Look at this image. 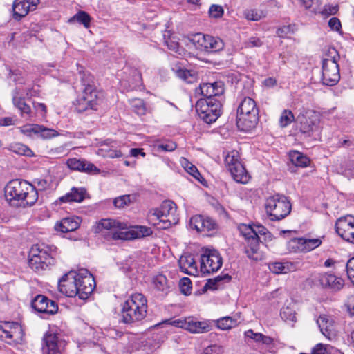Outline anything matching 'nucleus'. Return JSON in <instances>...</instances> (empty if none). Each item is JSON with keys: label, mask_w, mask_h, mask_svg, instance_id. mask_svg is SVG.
I'll return each instance as SVG.
<instances>
[{"label": "nucleus", "mask_w": 354, "mask_h": 354, "mask_svg": "<svg viewBox=\"0 0 354 354\" xmlns=\"http://www.w3.org/2000/svg\"><path fill=\"white\" fill-rule=\"evenodd\" d=\"M147 313L146 297L141 293H135L122 304L121 321L127 324H136L144 319Z\"/></svg>", "instance_id": "f257e3e1"}, {"label": "nucleus", "mask_w": 354, "mask_h": 354, "mask_svg": "<svg viewBox=\"0 0 354 354\" xmlns=\"http://www.w3.org/2000/svg\"><path fill=\"white\" fill-rule=\"evenodd\" d=\"M5 196L10 203L17 201L32 205L38 199V192L36 187L26 180L15 179L6 185Z\"/></svg>", "instance_id": "f03ea898"}, {"label": "nucleus", "mask_w": 354, "mask_h": 354, "mask_svg": "<svg viewBox=\"0 0 354 354\" xmlns=\"http://www.w3.org/2000/svg\"><path fill=\"white\" fill-rule=\"evenodd\" d=\"M57 248L44 243L34 245L29 253V266L35 272L47 270L55 263Z\"/></svg>", "instance_id": "7ed1b4c3"}, {"label": "nucleus", "mask_w": 354, "mask_h": 354, "mask_svg": "<svg viewBox=\"0 0 354 354\" xmlns=\"http://www.w3.org/2000/svg\"><path fill=\"white\" fill-rule=\"evenodd\" d=\"M176 205L171 201H165L159 207L149 211L147 218L149 223L160 230H166L177 223L176 218Z\"/></svg>", "instance_id": "20e7f679"}, {"label": "nucleus", "mask_w": 354, "mask_h": 354, "mask_svg": "<svg viewBox=\"0 0 354 354\" xmlns=\"http://www.w3.org/2000/svg\"><path fill=\"white\" fill-rule=\"evenodd\" d=\"M259 121V109L255 101L251 97H245L237 110L236 124L243 131L254 129Z\"/></svg>", "instance_id": "39448f33"}, {"label": "nucleus", "mask_w": 354, "mask_h": 354, "mask_svg": "<svg viewBox=\"0 0 354 354\" xmlns=\"http://www.w3.org/2000/svg\"><path fill=\"white\" fill-rule=\"evenodd\" d=\"M266 210L271 221H279L287 216L291 211V204L284 195L269 196L265 204Z\"/></svg>", "instance_id": "423d86ee"}, {"label": "nucleus", "mask_w": 354, "mask_h": 354, "mask_svg": "<svg viewBox=\"0 0 354 354\" xmlns=\"http://www.w3.org/2000/svg\"><path fill=\"white\" fill-rule=\"evenodd\" d=\"M225 163L236 182L246 184L249 181L250 176L239 160L238 151L229 152L225 157Z\"/></svg>", "instance_id": "0eeeda50"}, {"label": "nucleus", "mask_w": 354, "mask_h": 354, "mask_svg": "<svg viewBox=\"0 0 354 354\" xmlns=\"http://www.w3.org/2000/svg\"><path fill=\"white\" fill-rule=\"evenodd\" d=\"M223 265V259L219 252L214 248H203L201 255L200 271L203 274L217 272Z\"/></svg>", "instance_id": "6e6552de"}, {"label": "nucleus", "mask_w": 354, "mask_h": 354, "mask_svg": "<svg viewBox=\"0 0 354 354\" xmlns=\"http://www.w3.org/2000/svg\"><path fill=\"white\" fill-rule=\"evenodd\" d=\"M65 345L60 333L57 328H50L44 335L42 339L43 354H61Z\"/></svg>", "instance_id": "1a4fd4ad"}, {"label": "nucleus", "mask_w": 354, "mask_h": 354, "mask_svg": "<svg viewBox=\"0 0 354 354\" xmlns=\"http://www.w3.org/2000/svg\"><path fill=\"white\" fill-rule=\"evenodd\" d=\"M128 228L127 224L112 218H103L99 221L93 226V232L96 234L106 235L109 233L114 240H124L122 238H116L117 235L124 233V230Z\"/></svg>", "instance_id": "9d476101"}, {"label": "nucleus", "mask_w": 354, "mask_h": 354, "mask_svg": "<svg viewBox=\"0 0 354 354\" xmlns=\"http://www.w3.org/2000/svg\"><path fill=\"white\" fill-rule=\"evenodd\" d=\"M196 48L206 52H216L223 48V41L209 35L196 33L190 39Z\"/></svg>", "instance_id": "9b49d317"}, {"label": "nucleus", "mask_w": 354, "mask_h": 354, "mask_svg": "<svg viewBox=\"0 0 354 354\" xmlns=\"http://www.w3.org/2000/svg\"><path fill=\"white\" fill-rule=\"evenodd\" d=\"M240 233L246 241L245 253L247 257L251 259L257 261V254L259 245V237H257L254 232L253 225L242 224L239 226Z\"/></svg>", "instance_id": "f8f14e48"}, {"label": "nucleus", "mask_w": 354, "mask_h": 354, "mask_svg": "<svg viewBox=\"0 0 354 354\" xmlns=\"http://www.w3.org/2000/svg\"><path fill=\"white\" fill-rule=\"evenodd\" d=\"M102 93L97 89L82 91V95L77 99L75 104L77 112L82 113L88 109L97 110L100 104Z\"/></svg>", "instance_id": "ddd939ff"}, {"label": "nucleus", "mask_w": 354, "mask_h": 354, "mask_svg": "<svg viewBox=\"0 0 354 354\" xmlns=\"http://www.w3.org/2000/svg\"><path fill=\"white\" fill-rule=\"evenodd\" d=\"M24 331L18 322H4L0 324V338L9 344H18L22 341Z\"/></svg>", "instance_id": "4468645a"}, {"label": "nucleus", "mask_w": 354, "mask_h": 354, "mask_svg": "<svg viewBox=\"0 0 354 354\" xmlns=\"http://www.w3.org/2000/svg\"><path fill=\"white\" fill-rule=\"evenodd\" d=\"M319 120L318 114L312 109L303 108L297 118L298 127L302 133L310 136Z\"/></svg>", "instance_id": "2eb2a0df"}, {"label": "nucleus", "mask_w": 354, "mask_h": 354, "mask_svg": "<svg viewBox=\"0 0 354 354\" xmlns=\"http://www.w3.org/2000/svg\"><path fill=\"white\" fill-rule=\"evenodd\" d=\"M95 287V279L87 270H82L77 272V288L80 299H86L93 292Z\"/></svg>", "instance_id": "dca6fc26"}, {"label": "nucleus", "mask_w": 354, "mask_h": 354, "mask_svg": "<svg viewBox=\"0 0 354 354\" xmlns=\"http://www.w3.org/2000/svg\"><path fill=\"white\" fill-rule=\"evenodd\" d=\"M224 83L222 81H216L213 83H203L196 89V94L201 95L204 98L199 100H217L215 97H219L224 93Z\"/></svg>", "instance_id": "f3484780"}, {"label": "nucleus", "mask_w": 354, "mask_h": 354, "mask_svg": "<svg viewBox=\"0 0 354 354\" xmlns=\"http://www.w3.org/2000/svg\"><path fill=\"white\" fill-rule=\"evenodd\" d=\"M77 273L69 272L59 280V291L66 297H75L78 293L77 288Z\"/></svg>", "instance_id": "a211bd4d"}, {"label": "nucleus", "mask_w": 354, "mask_h": 354, "mask_svg": "<svg viewBox=\"0 0 354 354\" xmlns=\"http://www.w3.org/2000/svg\"><path fill=\"white\" fill-rule=\"evenodd\" d=\"M171 324L185 328L192 333H203L210 330V326L207 322L198 321L194 317H187L184 320L174 321Z\"/></svg>", "instance_id": "6ab92c4d"}, {"label": "nucleus", "mask_w": 354, "mask_h": 354, "mask_svg": "<svg viewBox=\"0 0 354 354\" xmlns=\"http://www.w3.org/2000/svg\"><path fill=\"white\" fill-rule=\"evenodd\" d=\"M322 241L319 239L295 238L288 242L290 251L307 252L319 246Z\"/></svg>", "instance_id": "aec40b11"}, {"label": "nucleus", "mask_w": 354, "mask_h": 354, "mask_svg": "<svg viewBox=\"0 0 354 354\" xmlns=\"http://www.w3.org/2000/svg\"><path fill=\"white\" fill-rule=\"evenodd\" d=\"M32 306L38 313L46 315H54L58 310L56 302L42 295H37L32 300Z\"/></svg>", "instance_id": "412c9836"}, {"label": "nucleus", "mask_w": 354, "mask_h": 354, "mask_svg": "<svg viewBox=\"0 0 354 354\" xmlns=\"http://www.w3.org/2000/svg\"><path fill=\"white\" fill-rule=\"evenodd\" d=\"M39 0H15L12 4L13 18L20 20L30 10H35Z\"/></svg>", "instance_id": "4be33fe9"}, {"label": "nucleus", "mask_w": 354, "mask_h": 354, "mask_svg": "<svg viewBox=\"0 0 354 354\" xmlns=\"http://www.w3.org/2000/svg\"><path fill=\"white\" fill-rule=\"evenodd\" d=\"M190 226L198 232H211L216 229L217 224L208 216L195 215L190 218Z\"/></svg>", "instance_id": "5701e85b"}, {"label": "nucleus", "mask_w": 354, "mask_h": 354, "mask_svg": "<svg viewBox=\"0 0 354 354\" xmlns=\"http://www.w3.org/2000/svg\"><path fill=\"white\" fill-rule=\"evenodd\" d=\"M178 264L180 270L187 274L198 276L201 272L200 270L198 269L194 257L190 254L185 253L181 255L178 260Z\"/></svg>", "instance_id": "b1692460"}, {"label": "nucleus", "mask_w": 354, "mask_h": 354, "mask_svg": "<svg viewBox=\"0 0 354 354\" xmlns=\"http://www.w3.org/2000/svg\"><path fill=\"white\" fill-rule=\"evenodd\" d=\"M67 165L72 170L88 174H98L100 172V169L93 163L82 159L70 158L67 161Z\"/></svg>", "instance_id": "393cba45"}, {"label": "nucleus", "mask_w": 354, "mask_h": 354, "mask_svg": "<svg viewBox=\"0 0 354 354\" xmlns=\"http://www.w3.org/2000/svg\"><path fill=\"white\" fill-rule=\"evenodd\" d=\"M152 233V230L149 227L136 225L131 230L119 234V235L116 236V238H122L124 240L136 239L150 236Z\"/></svg>", "instance_id": "a878e982"}, {"label": "nucleus", "mask_w": 354, "mask_h": 354, "mask_svg": "<svg viewBox=\"0 0 354 354\" xmlns=\"http://www.w3.org/2000/svg\"><path fill=\"white\" fill-rule=\"evenodd\" d=\"M306 10L312 13H321L324 17L332 15V6L326 5L323 9L319 8L318 0H298Z\"/></svg>", "instance_id": "bb28decb"}, {"label": "nucleus", "mask_w": 354, "mask_h": 354, "mask_svg": "<svg viewBox=\"0 0 354 354\" xmlns=\"http://www.w3.org/2000/svg\"><path fill=\"white\" fill-rule=\"evenodd\" d=\"M353 224H354V217L351 215L340 217L336 221L335 232L338 236L344 239L345 235L350 232Z\"/></svg>", "instance_id": "cd10ccee"}, {"label": "nucleus", "mask_w": 354, "mask_h": 354, "mask_svg": "<svg viewBox=\"0 0 354 354\" xmlns=\"http://www.w3.org/2000/svg\"><path fill=\"white\" fill-rule=\"evenodd\" d=\"M22 95L23 94L21 91V89L19 88H16L12 91L13 104L20 111L22 115H26L30 117L31 115V108L28 104L26 103Z\"/></svg>", "instance_id": "c85d7f7f"}, {"label": "nucleus", "mask_w": 354, "mask_h": 354, "mask_svg": "<svg viewBox=\"0 0 354 354\" xmlns=\"http://www.w3.org/2000/svg\"><path fill=\"white\" fill-rule=\"evenodd\" d=\"M86 189L82 187H72L71 191L59 198L60 203L77 202L81 203L85 197Z\"/></svg>", "instance_id": "c756f323"}, {"label": "nucleus", "mask_w": 354, "mask_h": 354, "mask_svg": "<svg viewBox=\"0 0 354 354\" xmlns=\"http://www.w3.org/2000/svg\"><path fill=\"white\" fill-rule=\"evenodd\" d=\"M80 219L79 217L73 218L67 217L63 218L60 223H57L55 228L57 231L63 233L73 232L77 229L80 226Z\"/></svg>", "instance_id": "7c9ffc66"}, {"label": "nucleus", "mask_w": 354, "mask_h": 354, "mask_svg": "<svg viewBox=\"0 0 354 354\" xmlns=\"http://www.w3.org/2000/svg\"><path fill=\"white\" fill-rule=\"evenodd\" d=\"M283 346V344L279 340L267 335H264L259 346V347L272 354H276Z\"/></svg>", "instance_id": "2f4dec72"}, {"label": "nucleus", "mask_w": 354, "mask_h": 354, "mask_svg": "<svg viewBox=\"0 0 354 354\" xmlns=\"http://www.w3.org/2000/svg\"><path fill=\"white\" fill-rule=\"evenodd\" d=\"M216 102H221L220 100H198L196 109L198 114L214 113V107Z\"/></svg>", "instance_id": "473e14b6"}, {"label": "nucleus", "mask_w": 354, "mask_h": 354, "mask_svg": "<svg viewBox=\"0 0 354 354\" xmlns=\"http://www.w3.org/2000/svg\"><path fill=\"white\" fill-rule=\"evenodd\" d=\"M132 111L139 115H145L147 113H151L153 109L151 106L147 104L143 100L136 98L130 101Z\"/></svg>", "instance_id": "72a5a7b5"}, {"label": "nucleus", "mask_w": 354, "mask_h": 354, "mask_svg": "<svg viewBox=\"0 0 354 354\" xmlns=\"http://www.w3.org/2000/svg\"><path fill=\"white\" fill-rule=\"evenodd\" d=\"M80 80L83 91H93L96 88L95 81L93 76L87 71L80 72Z\"/></svg>", "instance_id": "f704fd0d"}, {"label": "nucleus", "mask_w": 354, "mask_h": 354, "mask_svg": "<svg viewBox=\"0 0 354 354\" xmlns=\"http://www.w3.org/2000/svg\"><path fill=\"white\" fill-rule=\"evenodd\" d=\"M290 160L296 167H305L310 163V159L297 151L290 153Z\"/></svg>", "instance_id": "c9c22d12"}, {"label": "nucleus", "mask_w": 354, "mask_h": 354, "mask_svg": "<svg viewBox=\"0 0 354 354\" xmlns=\"http://www.w3.org/2000/svg\"><path fill=\"white\" fill-rule=\"evenodd\" d=\"M238 324L237 319L232 317H223L216 320V326L223 330H230Z\"/></svg>", "instance_id": "e433bc0d"}, {"label": "nucleus", "mask_w": 354, "mask_h": 354, "mask_svg": "<svg viewBox=\"0 0 354 354\" xmlns=\"http://www.w3.org/2000/svg\"><path fill=\"white\" fill-rule=\"evenodd\" d=\"M153 283L154 288L160 292H162L167 294L169 289L168 284V280L167 277L163 274H158L153 279Z\"/></svg>", "instance_id": "4c0bfd02"}, {"label": "nucleus", "mask_w": 354, "mask_h": 354, "mask_svg": "<svg viewBox=\"0 0 354 354\" xmlns=\"http://www.w3.org/2000/svg\"><path fill=\"white\" fill-rule=\"evenodd\" d=\"M222 107V102H216L214 107V113L198 114L199 117L206 123L214 122L220 116Z\"/></svg>", "instance_id": "58836bf2"}, {"label": "nucleus", "mask_w": 354, "mask_h": 354, "mask_svg": "<svg viewBox=\"0 0 354 354\" xmlns=\"http://www.w3.org/2000/svg\"><path fill=\"white\" fill-rule=\"evenodd\" d=\"M40 128V124H27L20 127V131L24 135L30 138H38Z\"/></svg>", "instance_id": "ea45409f"}, {"label": "nucleus", "mask_w": 354, "mask_h": 354, "mask_svg": "<svg viewBox=\"0 0 354 354\" xmlns=\"http://www.w3.org/2000/svg\"><path fill=\"white\" fill-rule=\"evenodd\" d=\"M231 277L228 274L218 275L214 279H209L204 286V288L210 290H216L219 287V283L222 281H230Z\"/></svg>", "instance_id": "a19ab883"}, {"label": "nucleus", "mask_w": 354, "mask_h": 354, "mask_svg": "<svg viewBox=\"0 0 354 354\" xmlns=\"http://www.w3.org/2000/svg\"><path fill=\"white\" fill-rule=\"evenodd\" d=\"M9 149L19 155L26 156L28 157H31L33 156V152L32 150L22 143L17 142L11 144L9 147Z\"/></svg>", "instance_id": "79ce46f5"}, {"label": "nucleus", "mask_w": 354, "mask_h": 354, "mask_svg": "<svg viewBox=\"0 0 354 354\" xmlns=\"http://www.w3.org/2000/svg\"><path fill=\"white\" fill-rule=\"evenodd\" d=\"M176 75L187 83H192L197 79V75L194 71L187 69L180 68L176 71Z\"/></svg>", "instance_id": "37998d69"}, {"label": "nucleus", "mask_w": 354, "mask_h": 354, "mask_svg": "<svg viewBox=\"0 0 354 354\" xmlns=\"http://www.w3.org/2000/svg\"><path fill=\"white\" fill-rule=\"evenodd\" d=\"M130 74L131 77L127 81L129 83V89H134L142 84V75L137 69H131Z\"/></svg>", "instance_id": "c03bdc74"}, {"label": "nucleus", "mask_w": 354, "mask_h": 354, "mask_svg": "<svg viewBox=\"0 0 354 354\" xmlns=\"http://www.w3.org/2000/svg\"><path fill=\"white\" fill-rule=\"evenodd\" d=\"M180 163L188 174L192 176L196 180L200 181L201 175L195 165L189 162L187 159L184 158L181 159Z\"/></svg>", "instance_id": "a18cd8bd"}, {"label": "nucleus", "mask_w": 354, "mask_h": 354, "mask_svg": "<svg viewBox=\"0 0 354 354\" xmlns=\"http://www.w3.org/2000/svg\"><path fill=\"white\" fill-rule=\"evenodd\" d=\"M76 21L88 28L90 26L91 17L84 11H79L69 19V22Z\"/></svg>", "instance_id": "49530a36"}, {"label": "nucleus", "mask_w": 354, "mask_h": 354, "mask_svg": "<svg viewBox=\"0 0 354 354\" xmlns=\"http://www.w3.org/2000/svg\"><path fill=\"white\" fill-rule=\"evenodd\" d=\"M328 320L325 315H320L317 319V324L322 333L328 339H330L331 330L330 329V326L328 325Z\"/></svg>", "instance_id": "de8ad7c7"}, {"label": "nucleus", "mask_w": 354, "mask_h": 354, "mask_svg": "<svg viewBox=\"0 0 354 354\" xmlns=\"http://www.w3.org/2000/svg\"><path fill=\"white\" fill-rule=\"evenodd\" d=\"M331 274L328 273L319 274L313 279L317 286L323 288H330Z\"/></svg>", "instance_id": "09e8293b"}, {"label": "nucleus", "mask_w": 354, "mask_h": 354, "mask_svg": "<svg viewBox=\"0 0 354 354\" xmlns=\"http://www.w3.org/2000/svg\"><path fill=\"white\" fill-rule=\"evenodd\" d=\"M281 317L285 322L294 324L296 322V313L295 311L289 307L283 308L280 313Z\"/></svg>", "instance_id": "8fccbe9b"}, {"label": "nucleus", "mask_w": 354, "mask_h": 354, "mask_svg": "<svg viewBox=\"0 0 354 354\" xmlns=\"http://www.w3.org/2000/svg\"><path fill=\"white\" fill-rule=\"evenodd\" d=\"M59 136V133L53 129L41 125L38 138L42 140H48Z\"/></svg>", "instance_id": "3c124183"}, {"label": "nucleus", "mask_w": 354, "mask_h": 354, "mask_svg": "<svg viewBox=\"0 0 354 354\" xmlns=\"http://www.w3.org/2000/svg\"><path fill=\"white\" fill-rule=\"evenodd\" d=\"M244 335H245V337L247 339V341L248 343L251 340V341H253L254 342L257 343L259 346H260V344L265 335L261 333H254L251 329L245 331Z\"/></svg>", "instance_id": "603ef678"}, {"label": "nucleus", "mask_w": 354, "mask_h": 354, "mask_svg": "<svg viewBox=\"0 0 354 354\" xmlns=\"http://www.w3.org/2000/svg\"><path fill=\"white\" fill-rule=\"evenodd\" d=\"M296 30L297 28L295 24H289L279 28L277 34L280 37H288L289 35L295 33Z\"/></svg>", "instance_id": "864d4df0"}, {"label": "nucleus", "mask_w": 354, "mask_h": 354, "mask_svg": "<svg viewBox=\"0 0 354 354\" xmlns=\"http://www.w3.org/2000/svg\"><path fill=\"white\" fill-rule=\"evenodd\" d=\"M328 58H324L322 60V82L324 85L332 86V79L329 77L330 70L328 67Z\"/></svg>", "instance_id": "5fc2aeb1"}, {"label": "nucleus", "mask_w": 354, "mask_h": 354, "mask_svg": "<svg viewBox=\"0 0 354 354\" xmlns=\"http://www.w3.org/2000/svg\"><path fill=\"white\" fill-rule=\"evenodd\" d=\"M294 120V115L291 111L284 110L280 117L279 123L281 127H285L290 124Z\"/></svg>", "instance_id": "6e6d98bb"}, {"label": "nucleus", "mask_w": 354, "mask_h": 354, "mask_svg": "<svg viewBox=\"0 0 354 354\" xmlns=\"http://www.w3.org/2000/svg\"><path fill=\"white\" fill-rule=\"evenodd\" d=\"M131 200L130 195H122L113 200V205L118 208H123L131 204Z\"/></svg>", "instance_id": "4d7b16f0"}, {"label": "nucleus", "mask_w": 354, "mask_h": 354, "mask_svg": "<svg viewBox=\"0 0 354 354\" xmlns=\"http://www.w3.org/2000/svg\"><path fill=\"white\" fill-rule=\"evenodd\" d=\"M180 288L183 294L188 295L191 293L192 290V282L191 280L187 277H184L180 281Z\"/></svg>", "instance_id": "13d9d810"}, {"label": "nucleus", "mask_w": 354, "mask_h": 354, "mask_svg": "<svg viewBox=\"0 0 354 354\" xmlns=\"http://www.w3.org/2000/svg\"><path fill=\"white\" fill-rule=\"evenodd\" d=\"M165 43L169 49L176 53L179 55H181L182 53L184 51L183 48H180L178 42L174 40L172 38L167 39Z\"/></svg>", "instance_id": "bf43d9fd"}, {"label": "nucleus", "mask_w": 354, "mask_h": 354, "mask_svg": "<svg viewBox=\"0 0 354 354\" xmlns=\"http://www.w3.org/2000/svg\"><path fill=\"white\" fill-rule=\"evenodd\" d=\"M223 8L218 5L213 4L209 9V15L212 18H220L223 16Z\"/></svg>", "instance_id": "052dcab7"}, {"label": "nucleus", "mask_w": 354, "mask_h": 354, "mask_svg": "<svg viewBox=\"0 0 354 354\" xmlns=\"http://www.w3.org/2000/svg\"><path fill=\"white\" fill-rule=\"evenodd\" d=\"M245 18L248 20L258 21L263 17V14L261 11L257 10H246L244 12Z\"/></svg>", "instance_id": "680f3d73"}, {"label": "nucleus", "mask_w": 354, "mask_h": 354, "mask_svg": "<svg viewBox=\"0 0 354 354\" xmlns=\"http://www.w3.org/2000/svg\"><path fill=\"white\" fill-rule=\"evenodd\" d=\"M329 346L321 343L317 344L312 350V354H328Z\"/></svg>", "instance_id": "e2e57ef3"}, {"label": "nucleus", "mask_w": 354, "mask_h": 354, "mask_svg": "<svg viewBox=\"0 0 354 354\" xmlns=\"http://www.w3.org/2000/svg\"><path fill=\"white\" fill-rule=\"evenodd\" d=\"M284 266V271L285 274L294 272L298 270L300 267V263L299 261L296 262H290V261H285L283 262Z\"/></svg>", "instance_id": "0e129e2a"}, {"label": "nucleus", "mask_w": 354, "mask_h": 354, "mask_svg": "<svg viewBox=\"0 0 354 354\" xmlns=\"http://www.w3.org/2000/svg\"><path fill=\"white\" fill-rule=\"evenodd\" d=\"M270 270L275 274H285L283 262H275L270 265Z\"/></svg>", "instance_id": "69168bd1"}, {"label": "nucleus", "mask_w": 354, "mask_h": 354, "mask_svg": "<svg viewBox=\"0 0 354 354\" xmlns=\"http://www.w3.org/2000/svg\"><path fill=\"white\" fill-rule=\"evenodd\" d=\"M346 270L348 278L354 276V257L351 258L346 264Z\"/></svg>", "instance_id": "338daca9"}, {"label": "nucleus", "mask_w": 354, "mask_h": 354, "mask_svg": "<svg viewBox=\"0 0 354 354\" xmlns=\"http://www.w3.org/2000/svg\"><path fill=\"white\" fill-rule=\"evenodd\" d=\"M35 183L37 185V189L40 191L46 190L50 186V183L45 179H37L35 180Z\"/></svg>", "instance_id": "774afa93"}]
</instances>
